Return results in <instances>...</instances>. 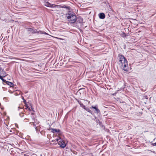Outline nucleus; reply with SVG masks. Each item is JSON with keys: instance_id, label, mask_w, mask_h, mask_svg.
I'll use <instances>...</instances> for the list:
<instances>
[{"instance_id": "1a4fd4ad", "label": "nucleus", "mask_w": 156, "mask_h": 156, "mask_svg": "<svg viewBox=\"0 0 156 156\" xmlns=\"http://www.w3.org/2000/svg\"><path fill=\"white\" fill-rule=\"evenodd\" d=\"M99 16L100 19H103L105 18V15L104 13L101 12L99 14Z\"/></svg>"}, {"instance_id": "20e7f679", "label": "nucleus", "mask_w": 156, "mask_h": 156, "mask_svg": "<svg viewBox=\"0 0 156 156\" xmlns=\"http://www.w3.org/2000/svg\"><path fill=\"white\" fill-rule=\"evenodd\" d=\"M75 26L77 27H80L83 25V19L80 16L76 17Z\"/></svg>"}, {"instance_id": "aec40b11", "label": "nucleus", "mask_w": 156, "mask_h": 156, "mask_svg": "<svg viewBox=\"0 0 156 156\" xmlns=\"http://www.w3.org/2000/svg\"><path fill=\"white\" fill-rule=\"evenodd\" d=\"M28 105H29V107L30 106L31 107H33V104L31 103H30L29 102H28Z\"/></svg>"}, {"instance_id": "39448f33", "label": "nucleus", "mask_w": 156, "mask_h": 156, "mask_svg": "<svg viewBox=\"0 0 156 156\" xmlns=\"http://www.w3.org/2000/svg\"><path fill=\"white\" fill-rule=\"evenodd\" d=\"M56 141L58 144L60 145V147L62 148H64L66 146V144L65 141L62 140L61 138L56 139Z\"/></svg>"}, {"instance_id": "b1692460", "label": "nucleus", "mask_w": 156, "mask_h": 156, "mask_svg": "<svg viewBox=\"0 0 156 156\" xmlns=\"http://www.w3.org/2000/svg\"><path fill=\"white\" fill-rule=\"evenodd\" d=\"M122 36L123 37H124V36H126V34L125 33H123V34L122 35Z\"/></svg>"}, {"instance_id": "72a5a7b5", "label": "nucleus", "mask_w": 156, "mask_h": 156, "mask_svg": "<svg viewBox=\"0 0 156 156\" xmlns=\"http://www.w3.org/2000/svg\"><path fill=\"white\" fill-rule=\"evenodd\" d=\"M84 40V39L83 40V42H84V40Z\"/></svg>"}, {"instance_id": "f3484780", "label": "nucleus", "mask_w": 156, "mask_h": 156, "mask_svg": "<svg viewBox=\"0 0 156 156\" xmlns=\"http://www.w3.org/2000/svg\"><path fill=\"white\" fill-rule=\"evenodd\" d=\"M24 113H23L22 112L21 113H19V115L20 116V117H23L24 116Z\"/></svg>"}, {"instance_id": "f8f14e48", "label": "nucleus", "mask_w": 156, "mask_h": 156, "mask_svg": "<svg viewBox=\"0 0 156 156\" xmlns=\"http://www.w3.org/2000/svg\"><path fill=\"white\" fill-rule=\"evenodd\" d=\"M44 5L48 7H51V4L48 2H44Z\"/></svg>"}, {"instance_id": "473e14b6", "label": "nucleus", "mask_w": 156, "mask_h": 156, "mask_svg": "<svg viewBox=\"0 0 156 156\" xmlns=\"http://www.w3.org/2000/svg\"><path fill=\"white\" fill-rule=\"evenodd\" d=\"M40 133H41V134L42 135V131H41V132H40Z\"/></svg>"}, {"instance_id": "7ed1b4c3", "label": "nucleus", "mask_w": 156, "mask_h": 156, "mask_svg": "<svg viewBox=\"0 0 156 156\" xmlns=\"http://www.w3.org/2000/svg\"><path fill=\"white\" fill-rule=\"evenodd\" d=\"M66 16L70 23H74L76 22V16L75 13L69 11L66 14Z\"/></svg>"}, {"instance_id": "ddd939ff", "label": "nucleus", "mask_w": 156, "mask_h": 156, "mask_svg": "<svg viewBox=\"0 0 156 156\" xmlns=\"http://www.w3.org/2000/svg\"><path fill=\"white\" fill-rule=\"evenodd\" d=\"M25 105L24 106L26 107V108H25V109H28L29 107V105L28 102H27L26 103H25Z\"/></svg>"}, {"instance_id": "5701e85b", "label": "nucleus", "mask_w": 156, "mask_h": 156, "mask_svg": "<svg viewBox=\"0 0 156 156\" xmlns=\"http://www.w3.org/2000/svg\"><path fill=\"white\" fill-rule=\"evenodd\" d=\"M82 108L84 109H85L86 108V107L84 105H83Z\"/></svg>"}, {"instance_id": "c85d7f7f", "label": "nucleus", "mask_w": 156, "mask_h": 156, "mask_svg": "<svg viewBox=\"0 0 156 156\" xmlns=\"http://www.w3.org/2000/svg\"><path fill=\"white\" fill-rule=\"evenodd\" d=\"M19 108L22 109V108H20V107H18V110H19Z\"/></svg>"}, {"instance_id": "2eb2a0df", "label": "nucleus", "mask_w": 156, "mask_h": 156, "mask_svg": "<svg viewBox=\"0 0 156 156\" xmlns=\"http://www.w3.org/2000/svg\"><path fill=\"white\" fill-rule=\"evenodd\" d=\"M58 5H55V4H51V7H50L51 8H56V7H57Z\"/></svg>"}, {"instance_id": "dca6fc26", "label": "nucleus", "mask_w": 156, "mask_h": 156, "mask_svg": "<svg viewBox=\"0 0 156 156\" xmlns=\"http://www.w3.org/2000/svg\"><path fill=\"white\" fill-rule=\"evenodd\" d=\"M85 110H86L87 111V112H88L92 114L91 111L90 110L89 108H88L87 107Z\"/></svg>"}, {"instance_id": "a211bd4d", "label": "nucleus", "mask_w": 156, "mask_h": 156, "mask_svg": "<svg viewBox=\"0 0 156 156\" xmlns=\"http://www.w3.org/2000/svg\"><path fill=\"white\" fill-rule=\"evenodd\" d=\"M35 129H36V132L37 133H39L40 130H38V129L37 127H36Z\"/></svg>"}, {"instance_id": "6e6552de", "label": "nucleus", "mask_w": 156, "mask_h": 156, "mask_svg": "<svg viewBox=\"0 0 156 156\" xmlns=\"http://www.w3.org/2000/svg\"><path fill=\"white\" fill-rule=\"evenodd\" d=\"M50 130H51V131L52 133H59L60 132V130L59 129H54L53 128H51L50 129Z\"/></svg>"}, {"instance_id": "9b49d317", "label": "nucleus", "mask_w": 156, "mask_h": 156, "mask_svg": "<svg viewBox=\"0 0 156 156\" xmlns=\"http://www.w3.org/2000/svg\"><path fill=\"white\" fill-rule=\"evenodd\" d=\"M6 83L10 87H14V84L11 82L7 81Z\"/></svg>"}, {"instance_id": "9d476101", "label": "nucleus", "mask_w": 156, "mask_h": 156, "mask_svg": "<svg viewBox=\"0 0 156 156\" xmlns=\"http://www.w3.org/2000/svg\"><path fill=\"white\" fill-rule=\"evenodd\" d=\"M85 89L84 88H81L79 89L77 91V92H79V93L80 94H83L85 92Z\"/></svg>"}, {"instance_id": "a878e982", "label": "nucleus", "mask_w": 156, "mask_h": 156, "mask_svg": "<svg viewBox=\"0 0 156 156\" xmlns=\"http://www.w3.org/2000/svg\"><path fill=\"white\" fill-rule=\"evenodd\" d=\"M83 105H84L82 103L81 104H80V107H81L82 108L83 107Z\"/></svg>"}, {"instance_id": "412c9836", "label": "nucleus", "mask_w": 156, "mask_h": 156, "mask_svg": "<svg viewBox=\"0 0 156 156\" xmlns=\"http://www.w3.org/2000/svg\"><path fill=\"white\" fill-rule=\"evenodd\" d=\"M22 99L23 100V102L24 104L27 103L26 102V101L24 99V98L23 97H22Z\"/></svg>"}, {"instance_id": "0eeeda50", "label": "nucleus", "mask_w": 156, "mask_h": 156, "mask_svg": "<svg viewBox=\"0 0 156 156\" xmlns=\"http://www.w3.org/2000/svg\"><path fill=\"white\" fill-rule=\"evenodd\" d=\"M6 73L4 70L3 69H2L0 68V75H1L2 76H3V77L6 76Z\"/></svg>"}, {"instance_id": "423d86ee", "label": "nucleus", "mask_w": 156, "mask_h": 156, "mask_svg": "<svg viewBox=\"0 0 156 156\" xmlns=\"http://www.w3.org/2000/svg\"><path fill=\"white\" fill-rule=\"evenodd\" d=\"M90 108H94V109H95V111H94V112L95 113L98 114V113H100V111L98 108V107L97 106H92L91 107H90Z\"/></svg>"}, {"instance_id": "7c9ffc66", "label": "nucleus", "mask_w": 156, "mask_h": 156, "mask_svg": "<svg viewBox=\"0 0 156 156\" xmlns=\"http://www.w3.org/2000/svg\"><path fill=\"white\" fill-rule=\"evenodd\" d=\"M24 156H29V155H24Z\"/></svg>"}, {"instance_id": "f03ea898", "label": "nucleus", "mask_w": 156, "mask_h": 156, "mask_svg": "<svg viewBox=\"0 0 156 156\" xmlns=\"http://www.w3.org/2000/svg\"><path fill=\"white\" fill-rule=\"evenodd\" d=\"M27 33L30 35L33 34L35 33L44 34L45 35H48V38H51V37H53L52 36L48 34L47 33L44 31L41 30L37 31V30L35 29L29 28H27Z\"/></svg>"}, {"instance_id": "6ab92c4d", "label": "nucleus", "mask_w": 156, "mask_h": 156, "mask_svg": "<svg viewBox=\"0 0 156 156\" xmlns=\"http://www.w3.org/2000/svg\"><path fill=\"white\" fill-rule=\"evenodd\" d=\"M76 100L78 102V103L80 104H80H81L82 103L81 101H80L78 99H76Z\"/></svg>"}, {"instance_id": "4468645a", "label": "nucleus", "mask_w": 156, "mask_h": 156, "mask_svg": "<svg viewBox=\"0 0 156 156\" xmlns=\"http://www.w3.org/2000/svg\"><path fill=\"white\" fill-rule=\"evenodd\" d=\"M3 76H2L0 75V79L3 81V82L6 83L7 81H6V80H4V79H3Z\"/></svg>"}, {"instance_id": "cd10ccee", "label": "nucleus", "mask_w": 156, "mask_h": 156, "mask_svg": "<svg viewBox=\"0 0 156 156\" xmlns=\"http://www.w3.org/2000/svg\"><path fill=\"white\" fill-rule=\"evenodd\" d=\"M56 139L55 140H53L52 141V142H56Z\"/></svg>"}, {"instance_id": "f257e3e1", "label": "nucleus", "mask_w": 156, "mask_h": 156, "mask_svg": "<svg viewBox=\"0 0 156 156\" xmlns=\"http://www.w3.org/2000/svg\"><path fill=\"white\" fill-rule=\"evenodd\" d=\"M119 64L120 68L125 71L128 72L129 70L128 61L123 55H119Z\"/></svg>"}, {"instance_id": "bb28decb", "label": "nucleus", "mask_w": 156, "mask_h": 156, "mask_svg": "<svg viewBox=\"0 0 156 156\" xmlns=\"http://www.w3.org/2000/svg\"><path fill=\"white\" fill-rule=\"evenodd\" d=\"M28 109V110L29 111H31V108L29 107Z\"/></svg>"}, {"instance_id": "c756f323", "label": "nucleus", "mask_w": 156, "mask_h": 156, "mask_svg": "<svg viewBox=\"0 0 156 156\" xmlns=\"http://www.w3.org/2000/svg\"><path fill=\"white\" fill-rule=\"evenodd\" d=\"M57 38V39H62V38Z\"/></svg>"}, {"instance_id": "2f4dec72", "label": "nucleus", "mask_w": 156, "mask_h": 156, "mask_svg": "<svg viewBox=\"0 0 156 156\" xmlns=\"http://www.w3.org/2000/svg\"><path fill=\"white\" fill-rule=\"evenodd\" d=\"M33 125L34 126H35V124L34 123L33 124Z\"/></svg>"}, {"instance_id": "4be33fe9", "label": "nucleus", "mask_w": 156, "mask_h": 156, "mask_svg": "<svg viewBox=\"0 0 156 156\" xmlns=\"http://www.w3.org/2000/svg\"><path fill=\"white\" fill-rule=\"evenodd\" d=\"M151 144L153 146H156V142L155 143H152Z\"/></svg>"}, {"instance_id": "393cba45", "label": "nucleus", "mask_w": 156, "mask_h": 156, "mask_svg": "<svg viewBox=\"0 0 156 156\" xmlns=\"http://www.w3.org/2000/svg\"><path fill=\"white\" fill-rule=\"evenodd\" d=\"M31 111L32 110L34 112V108L32 107H31Z\"/></svg>"}]
</instances>
